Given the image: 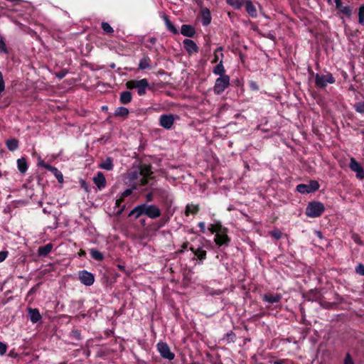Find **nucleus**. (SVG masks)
I'll list each match as a JSON object with an SVG mask.
<instances>
[{"label":"nucleus","instance_id":"603ef678","mask_svg":"<svg viewBox=\"0 0 364 364\" xmlns=\"http://www.w3.org/2000/svg\"><path fill=\"white\" fill-rule=\"evenodd\" d=\"M344 364H354L350 355L348 353L344 360Z\"/></svg>","mask_w":364,"mask_h":364},{"label":"nucleus","instance_id":"6e6d98bb","mask_svg":"<svg viewBox=\"0 0 364 364\" xmlns=\"http://www.w3.org/2000/svg\"><path fill=\"white\" fill-rule=\"evenodd\" d=\"M66 74H67V72L61 71L60 73H56V76L59 79H62V78H63L66 75Z\"/></svg>","mask_w":364,"mask_h":364},{"label":"nucleus","instance_id":"7c9ffc66","mask_svg":"<svg viewBox=\"0 0 364 364\" xmlns=\"http://www.w3.org/2000/svg\"><path fill=\"white\" fill-rule=\"evenodd\" d=\"M150 58L149 57H144L139 60V68L141 70H145L150 68Z\"/></svg>","mask_w":364,"mask_h":364},{"label":"nucleus","instance_id":"39448f33","mask_svg":"<svg viewBox=\"0 0 364 364\" xmlns=\"http://www.w3.org/2000/svg\"><path fill=\"white\" fill-rule=\"evenodd\" d=\"M230 76L218 77L215 82L213 92L215 95L222 94L230 85Z\"/></svg>","mask_w":364,"mask_h":364},{"label":"nucleus","instance_id":"423d86ee","mask_svg":"<svg viewBox=\"0 0 364 364\" xmlns=\"http://www.w3.org/2000/svg\"><path fill=\"white\" fill-rule=\"evenodd\" d=\"M320 186L318 181H311L309 184H299L296 186V191L301 194L314 193L318 190Z\"/></svg>","mask_w":364,"mask_h":364},{"label":"nucleus","instance_id":"ea45409f","mask_svg":"<svg viewBox=\"0 0 364 364\" xmlns=\"http://www.w3.org/2000/svg\"><path fill=\"white\" fill-rule=\"evenodd\" d=\"M222 50H223V48L222 47H218L214 52V59L213 60V63H216L219 60V54L218 53L220 52V57L221 58H223V54L222 53Z\"/></svg>","mask_w":364,"mask_h":364},{"label":"nucleus","instance_id":"412c9836","mask_svg":"<svg viewBox=\"0 0 364 364\" xmlns=\"http://www.w3.org/2000/svg\"><path fill=\"white\" fill-rule=\"evenodd\" d=\"M282 295L279 294H264L263 300L266 302L274 304L280 301Z\"/></svg>","mask_w":364,"mask_h":364},{"label":"nucleus","instance_id":"c9c22d12","mask_svg":"<svg viewBox=\"0 0 364 364\" xmlns=\"http://www.w3.org/2000/svg\"><path fill=\"white\" fill-rule=\"evenodd\" d=\"M132 193V188H127L126 189L121 195V196L117 199V201H116V204L117 205H120V203L121 201L123 200L124 198H126V197H128L129 196H130Z\"/></svg>","mask_w":364,"mask_h":364},{"label":"nucleus","instance_id":"09e8293b","mask_svg":"<svg viewBox=\"0 0 364 364\" xmlns=\"http://www.w3.org/2000/svg\"><path fill=\"white\" fill-rule=\"evenodd\" d=\"M250 87L251 88V90L255 91H257L259 90V86L255 81L250 82Z\"/></svg>","mask_w":364,"mask_h":364},{"label":"nucleus","instance_id":"a19ab883","mask_svg":"<svg viewBox=\"0 0 364 364\" xmlns=\"http://www.w3.org/2000/svg\"><path fill=\"white\" fill-rule=\"evenodd\" d=\"M354 107L357 112L364 114V102H360L356 103Z\"/></svg>","mask_w":364,"mask_h":364},{"label":"nucleus","instance_id":"cd10ccee","mask_svg":"<svg viewBox=\"0 0 364 364\" xmlns=\"http://www.w3.org/2000/svg\"><path fill=\"white\" fill-rule=\"evenodd\" d=\"M100 167L107 171L112 170L113 168V162L112 159L109 157L107 158L100 164Z\"/></svg>","mask_w":364,"mask_h":364},{"label":"nucleus","instance_id":"4d7b16f0","mask_svg":"<svg viewBox=\"0 0 364 364\" xmlns=\"http://www.w3.org/2000/svg\"><path fill=\"white\" fill-rule=\"evenodd\" d=\"M72 333L73 335V337H75L76 339L80 340L81 338L80 333L78 331H73Z\"/></svg>","mask_w":364,"mask_h":364},{"label":"nucleus","instance_id":"a18cd8bd","mask_svg":"<svg viewBox=\"0 0 364 364\" xmlns=\"http://www.w3.org/2000/svg\"><path fill=\"white\" fill-rule=\"evenodd\" d=\"M271 235L276 240H279L282 237V232L279 230H274L271 232Z\"/></svg>","mask_w":364,"mask_h":364},{"label":"nucleus","instance_id":"bb28decb","mask_svg":"<svg viewBox=\"0 0 364 364\" xmlns=\"http://www.w3.org/2000/svg\"><path fill=\"white\" fill-rule=\"evenodd\" d=\"M6 145L9 150L14 151L18 149V141L16 139H10L6 141Z\"/></svg>","mask_w":364,"mask_h":364},{"label":"nucleus","instance_id":"4c0bfd02","mask_svg":"<svg viewBox=\"0 0 364 364\" xmlns=\"http://www.w3.org/2000/svg\"><path fill=\"white\" fill-rule=\"evenodd\" d=\"M358 22L360 24L364 25V4L358 9Z\"/></svg>","mask_w":364,"mask_h":364},{"label":"nucleus","instance_id":"58836bf2","mask_svg":"<svg viewBox=\"0 0 364 364\" xmlns=\"http://www.w3.org/2000/svg\"><path fill=\"white\" fill-rule=\"evenodd\" d=\"M102 28L107 33H112L114 32L113 28L107 22L102 23Z\"/></svg>","mask_w":364,"mask_h":364},{"label":"nucleus","instance_id":"c756f323","mask_svg":"<svg viewBox=\"0 0 364 364\" xmlns=\"http://www.w3.org/2000/svg\"><path fill=\"white\" fill-rule=\"evenodd\" d=\"M190 249L198 259H204L205 258L206 251L203 248L199 247L195 250L193 247H191Z\"/></svg>","mask_w":364,"mask_h":364},{"label":"nucleus","instance_id":"c03bdc74","mask_svg":"<svg viewBox=\"0 0 364 364\" xmlns=\"http://www.w3.org/2000/svg\"><path fill=\"white\" fill-rule=\"evenodd\" d=\"M156 42V39L154 37L149 38L146 43V47L151 48Z\"/></svg>","mask_w":364,"mask_h":364},{"label":"nucleus","instance_id":"5fc2aeb1","mask_svg":"<svg viewBox=\"0 0 364 364\" xmlns=\"http://www.w3.org/2000/svg\"><path fill=\"white\" fill-rule=\"evenodd\" d=\"M198 227L200 228V230L202 232H205L206 229H205V223L204 222H200L198 223Z\"/></svg>","mask_w":364,"mask_h":364},{"label":"nucleus","instance_id":"a211bd4d","mask_svg":"<svg viewBox=\"0 0 364 364\" xmlns=\"http://www.w3.org/2000/svg\"><path fill=\"white\" fill-rule=\"evenodd\" d=\"M245 9L247 14L252 18H257V12L255 6L253 5L252 1H245Z\"/></svg>","mask_w":364,"mask_h":364},{"label":"nucleus","instance_id":"20e7f679","mask_svg":"<svg viewBox=\"0 0 364 364\" xmlns=\"http://www.w3.org/2000/svg\"><path fill=\"white\" fill-rule=\"evenodd\" d=\"M126 86L129 89L136 88L138 95L141 96L145 95L149 85L148 80L144 78L140 80H129L126 83Z\"/></svg>","mask_w":364,"mask_h":364},{"label":"nucleus","instance_id":"ddd939ff","mask_svg":"<svg viewBox=\"0 0 364 364\" xmlns=\"http://www.w3.org/2000/svg\"><path fill=\"white\" fill-rule=\"evenodd\" d=\"M183 47L189 55L198 52V47L196 43L188 38H186L183 41Z\"/></svg>","mask_w":364,"mask_h":364},{"label":"nucleus","instance_id":"3c124183","mask_svg":"<svg viewBox=\"0 0 364 364\" xmlns=\"http://www.w3.org/2000/svg\"><path fill=\"white\" fill-rule=\"evenodd\" d=\"M38 165L45 168L46 170L48 166H51L50 165L46 164L41 158L38 159Z\"/></svg>","mask_w":364,"mask_h":364},{"label":"nucleus","instance_id":"1a4fd4ad","mask_svg":"<svg viewBox=\"0 0 364 364\" xmlns=\"http://www.w3.org/2000/svg\"><path fill=\"white\" fill-rule=\"evenodd\" d=\"M156 347L159 353H160L162 358L167 359L168 360H172L174 358L175 355L171 351L170 348L167 345V343L164 342H159L157 343Z\"/></svg>","mask_w":364,"mask_h":364},{"label":"nucleus","instance_id":"9b49d317","mask_svg":"<svg viewBox=\"0 0 364 364\" xmlns=\"http://www.w3.org/2000/svg\"><path fill=\"white\" fill-rule=\"evenodd\" d=\"M79 279L81 283L85 286H91L95 282L94 275L86 270H82L79 272Z\"/></svg>","mask_w":364,"mask_h":364},{"label":"nucleus","instance_id":"2eb2a0df","mask_svg":"<svg viewBox=\"0 0 364 364\" xmlns=\"http://www.w3.org/2000/svg\"><path fill=\"white\" fill-rule=\"evenodd\" d=\"M181 33L186 37H193L196 34V30L193 26L188 24H183L181 28Z\"/></svg>","mask_w":364,"mask_h":364},{"label":"nucleus","instance_id":"e433bc0d","mask_svg":"<svg viewBox=\"0 0 364 364\" xmlns=\"http://www.w3.org/2000/svg\"><path fill=\"white\" fill-rule=\"evenodd\" d=\"M235 334L232 331H229L225 335L223 340L230 343H233L235 340Z\"/></svg>","mask_w":364,"mask_h":364},{"label":"nucleus","instance_id":"f704fd0d","mask_svg":"<svg viewBox=\"0 0 364 364\" xmlns=\"http://www.w3.org/2000/svg\"><path fill=\"white\" fill-rule=\"evenodd\" d=\"M115 114L119 117H127L129 114V109L124 107H119L115 109Z\"/></svg>","mask_w":364,"mask_h":364},{"label":"nucleus","instance_id":"0eeeda50","mask_svg":"<svg viewBox=\"0 0 364 364\" xmlns=\"http://www.w3.org/2000/svg\"><path fill=\"white\" fill-rule=\"evenodd\" d=\"M315 81L317 87L320 88H324L327 86L328 84L334 83L336 80L334 77L332 75V74L327 73L326 75L317 74L316 75Z\"/></svg>","mask_w":364,"mask_h":364},{"label":"nucleus","instance_id":"37998d69","mask_svg":"<svg viewBox=\"0 0 364 364\" xmlns=\"http://www.w3.org/2000/svg\"><path fill=\"white\" fill-rule=\"evenodd\" d=\"M5 90V82L3 77V74L0 71V96H1L3 92Z\"/></svg>","mask_w":364,"mask_h":364},{"label":"nucleus","instance_id":"7ed1b4c3","mask_svg":"<svg viewBox=\"0 0 364 364\" xmlns=\"http://www.w3.org/2000/svg\"><path fill=\"white\" fill-rule=\"evenodd\" d=\"M325 206L319 201H311L306 208V215L309 218H318L324 212Z\"/></svg>","mask_w":364,"mask_h":364},{"label":"nucleus","instance_id":"4468645a","mask_svg":"<svg viewBox=\"0 0 364 364\" xmlns=\"http://www.w3.org/2000/svg\"><path fill=\"white\" fill-rule=\"evenodd\" d=\"M336 8L338 11L347 17L350 18L352 15V9L350 6H343L341 0H333Z\"/></svg>","mask_w":364,"mask_h":364},{"label":"nucleus","instance_id":"13d9d810","mask_svg":"<svg viewBox=\"0 0 364 364\" xmlns=\"http://www.w3.org/2000/svg\"><path fill=\"white\" fill-rule=\"evenodd\" d=\"M146 198L147 201H151L153 200V196L151 193H148L146 196Z\"/></svg>","mask_w":364,"mask_h":364},{"label":"nucleus","instance_id":"a878e982","mask_svg":"<svg viewBox=\"0 0 364 364\" xmlns=\"http://www.w3.org/2000/svg\"><path fill=\"white\" fill-rule=\"evenodd\" d=\"M47 170L51 171L53 173L59 183L63 182V173L57 168L54 166H48Z\"/></svg>","mask_w":364,"mask_h":364},{"label":"nucleus","instance_id":"72a5a7b5","mask_svg":"<svg viewBox=\"0 0 364 364\" xmlns=\"http://www.w3.org/2000/svg\"><path fill=\"white\" fill-rule=\"evenodd\" d=\"M198 211V206L194 204H188L186 208V214L187 215L190 214H196Z\"/></svg>","mask_w":364,"mask_h":364},{"label":"nucleus","instance_id":"473e14b6","mask_svg":"<svg viewBox=\"0 0 364 364\" xmlns=\"http://www.w3.org/2000/svg\"><path fill=\"white\" fill-rule=\"evenodd\" d=\"M90 255L94 259L97 261H102L104 259L102 253L96 249L90 250Z\"/></svg>","mask_w":364,"mask_h":364},{"label":"nucleus","instance_id":"aec40b11","mask_svg":"<svg viewBox=\"0 0 364 364\" xmlns=\"http://www.w3.org/2000/svg\"><path fill=\"white\" fill-rule=\"evenodd\" d=\"M53 245L48 243L46 245L41 246L38 249V253L41 257H46L53 250Z\"/></svg>","mask_w":364,"mask_h":364},{"label":"nucleus","instance_id":"864d4df0","mask_svg":"<svg viewBox=\"0 0 364 364\" xmlns=\"http://www.w3.org/2000/svg\"><path fill=\"white\" fill-rule=\"evenodd\" d=\"M352 238L355 243L362 245L361 240L358 235H353Z\"/></svg>","mask_w":364,"mask_h":364},{"label":"nucleus","instance_id":"49530a36","mask_svg":"<svg viewBox=\"0 0 364 364\" xmlns=\"http://www.w3.org/2000/svg\"><path fill=\"white\" fill-rule=\"evenodd\" d=\"M7 350V346L5 343L0 341V355L3 356L5 355Z\"/></svg>","mask_w":364,"mask_h":364},{"label":"nucleus","instance_id":"79ce46f5","mask_svg":"<svg viewBox=\"0 0 364 364\" xmlns=\"http://www.w3.org/2000/svg\"><path fill=\"white\" fill-rule=\"evenodd\" d=\"M355 272L358 274H360V275H362V276H364V264H358L356 267H355Z\"/></svg>","mask_w":364,"mask_h":364},{"label":"nucleus","instance_id":"f03ea898","mask_svg":"<svg viewBox=\"0 0 364 364\" xmlns=\"http://www.w3.org/2000/svg\"><path fill=\"white\" fill-rule=\"evenodd\" d=\"M151 175L150 168L148 166H145L141 168L139 171H134L130 174V178L135 181L136 186L141 185L144 186L148 183L149 176Z\"/></svg>","mask_w":364,"mask_h":364},{"label":"nucleus","instance_id":"6e6552de","mask_svg":"<svg viewBox=\"0 0 364 364\" xmlns=\"http://www.w3.org/2000/svg\"><path fill=\"white\" fill-rule=\"evenodd\" d=\"M227 233L228 229L223 227L222 230L215 235V242L218 247L228 246L230 240Z\"/></svg>","mask_w":364,"mask_h":364},{"label":"nucleus","instance_id":"f257e3e1","mask_svg":"<svg viewBox=\"0 0 364 364\" xmlns=\"http://www.w3.org/2000/svg\"><path fill=\"white\" fill-rule=\"evenodd\" d=\"M142 215H146L151 219H155L161 215V210L155 205L142 203L136 206L129 213V215H134L136 218H139Z\"/></svg>","mask_w":364,"mask_h":364},{"label":"nucleus","instance_id":"e2e57ef3","mask_svg":"<svg viewBox=\"0 0 364 364\" xmlns=\"http://www.w3.org/2000/svg\"><path fill=\"white\" fill-rule=\"evenodd\" d=\"M328 1H329L330 0H328Z\"/></svg>","mask_w":364,"mask_h":364},{"label":"nucleus","instance_id":"052dcab7","mask_svg":"<svg viewBox=\"0 0 364 364\" xmlns=\"http://www.w3.org/2000/svg\"><path fill=\"white\" fill-rule=\"evenodd\" d=\"M43 210L44 213H47V210H46L45 208Z\"/></svg>","mask_w":364,"mask_h":364},{"label":"nucleus","instance_id":"680f3d73","mask_svg":"<svg viewBox=\"0 0 364 364\" xmlns=\"http://www.w3.org/2000/svg\"><path fill=\"white\" fill-rule=\"evenodd\" d=\"M276 364H281L280 363H276Z\"/></svg>","mask_w":364,"mask_h":364},{"label":"nucleus","instance_id":"2f4dec72","mask_svg":"<svg viewBox=\"0 0 364 364\" xmlns=\"http://www.w3.org/2000/svg\"><path fill=\"white\" fill-rule=\"evenodd\" d=\"M223 228V227L221 225V223L220 222H217L215 224H210L208 226V230L211 233H215V235H216L217 232H220V230H222Z\"/></svg>","mask_w":364,"mask_h":364},{"label":"nucleus","instance_id":"f8f14e48","mask_svg":"<svg viewBox=\"0 0 364 364\" xmlns=\"http://www.w3.org/2000/svg\"><path fill=\"white\" fill-rule=\"evenodd\" d=\"M173 123L174 117L172 114H163L160 117L159 124L164 129H171Z\"/></svg>","mask_w":364,"mask_h":364},{"label":"nucleus","instance_id":"de8ad7c7","mask_svg":"<svg viewBox=\"0 0 364 364\" xmlns=\"http://www.w3.org/2000/svg\"><path fill=\"white\" fill-rule=\"evenodd\" d=\"M0 52L4 53H8L6 43H4V41L2 39L0 40Z\"/></svg>","mask_w":364,"mask_h":364},{"label":"nucleus","instance_id":"dca6fc26","mask_svg":"<svg viewBox=\"0 0 364 364\" xmlns=\"http://www.w3.org/2000/svg\"><path fill=\"white\" fill-rule=\"evenodd\" d=\"M202 24L203 26H208L212 20L210 11L208 8H203L200 11Z\"/></svg>","mask_w":364,"mask_h":364},{"label":"nucleus","instance_id":"6ab92c4d","mask_svg":"<svg viewBox=\"0 0 364 364\" xmlns=\"http://www.w3.org/2000/svg\"><path fill=\"white\" fill-rule=\"evenodd\" d=\"M28 314L31 321L33 323H37L42 318L37 309H28Z\"/></svg>","mask_w":364,"mask_h":364},{"label":"nucleus","instance_id":"c85d7f7f","mask_svg":"<svg viewBox=\"0 0 364 364\" xmlns=\"http://www.w3.org/2000/svg\"><path fill=\"white\" fill-rule=\"evenodd\" d=\"M227 3L235 10L240 9L244 5L243 0H227Z\"/></svg>","mask_w":364,"mask_h":364},{"label":"nucleus","instance_id":"bf43d9fd","mask_svg":"<svg viewBox=\"0 0 364 364\" xmlns=\"http://www.w3.org/2000/svg\"><path fill=\"white\" fill-rule=\"evenodd\" d=\"M182 247L184 250L186 249L188 247V243L187 242L183 243L182 245Z\"/></svg>","mask_w":364,"mask_h":364},{"label":"nucleus","instance_id":"f3484780","mask_svg":"<svg viewBox=\"0 0 364 364\" xmlns=\"http://www.w3.org/2000/svg\"><path fill=\"white\" fill-rule=\"evenodd\" d=\"M95 184L99 189H102L106 186V180L102 173L98 172L93 178Z\"/></svg>","mask_w":364,"mask_h":364},{"label":"nucleus","instance_id":"393cba45","mask_svg":"<svg viewBox=\"0 0 364 364\" xmlns=\"http://www.w3.org/2000/svg\"><path fill=\"white\" fill-rule=\"evenodd\" d=\"M132 93L129 91L122 92L120 95L119 100L122 104L126 105L132 101Z\"/></svg>","mask_w":364,"mask_h":364},{"label":"nucleus","instance_id":"9d476101","mask_svg":"<svg viewBox=\"0 0 364 364\" xmlns=\"http://www.w3.org/2000/svg\"><path fill=\"white\" fill-rule=\"evenodd\" d=\"M349 167L352 171L355 173L358 179L362 181L364 179V170L363 166L354 158H350Z\"/></svg>","mask_w":364,"mask_h":364},{"label":"nucleus","instance_id":"5701e85b","mask_svg":"<svg viewBox=\"0 0 364 364\" xmlns=\"http://www.w3.org/2000/svg\"><path fill=\"white\" fill-rule=\"evenodd\" d=\"M164 21L165 22L166 28L173 34H178V30L176 27L170 21L168 16L164 15L163 16Z\"/></svg>","mask_w":364,"mask_h":364},{"label":"nucleus","instance_id":"b1692460","mask_svg":"<svg viewBox=\"0 0 364 364\" xmlns=\"http://www.w3.org/2000/svg\"><path fill=\"white\" fill-rule=\"evenodd\" d=\"M17 167L21 173H24L28 170V164L25 158H21L17 160Z\"/></svg>","mask_w":364,"mask_h":364},{"label":"nucleus","instance_id":"4be33fe9","mask_svg":"<svg viewBox=\"0 0 364 364\" xmlns=\"http://www.w3.org/2000/svg\"><path fill=\"white\" fill-rule=\"evenodd\" d=\"M213 73L216 75H219V77L228 76V75L225 74V70L223 66L222 59L220 60L219 63L213 68Z\"/></svg>","mask_w":364,"mask_h":364},{"label":"nucleus","instance_id":"8fccbe9b","mask_svg":"<svg viewBox=\"0 0 364 364\" xmlns=\"http://www.w3.org/2000/svg\"><path fill=\"white\" fill-rule=\"evenodd\" d=\"M8 256V252L7 251H1L0 252V262H2L4 261Z\"/></svg>","mask_w":364,"mask_h":364}]
</instances>
